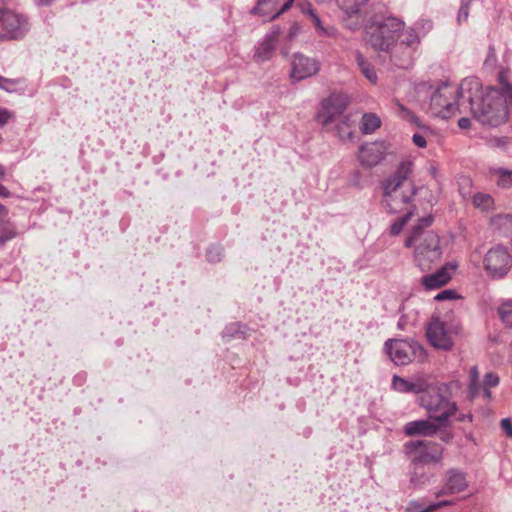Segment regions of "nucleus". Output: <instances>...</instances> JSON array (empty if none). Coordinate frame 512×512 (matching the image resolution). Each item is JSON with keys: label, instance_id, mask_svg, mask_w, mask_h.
Listing matches in <instances>:
<instances>
[{"label": "nucleus", "instance_id": "obj_1", "mask_svg": "<svg viewBox=\"0 0 512 512\" xmlns=\"http://www.w3.org/2000/svg\"><path fill=\"white\" fill-rule=\"evenodd\" d=\"M499 87H487L485 91L478 78L468 77L462 80L461 90L467 93L473 117L483 125L497 127L508 118V105L512 102V84L507 71L498 75Z\"/></svg>", "mask_w": 512, "mask_h": 512}, {"label": "nucleus", "instance_id": "obj_2", "mask_svg": "<svg viewBox=\"0 0 512 512\" xmlns=\"http://www.w3.org/2000/svg\"><path fill=\"white\" fill-rule=\"evenodd\" d=\"M433 220L432 215L422 217L405 240L407 248L414 247V262L422 271L430 270L433 264L440 261L442 255L438 235L426 230Z\"/></svg>", "mask_w": 512, "mask_h": 512}, {"label": "nucleus", "instance_id": "obj_3", "mask_svg": "<svg viewBox=\"0 0 512 512\" xmlns=\"http://www.w3.org/2000/svg\"><path fill=\"white\" fill-rule=\"evenodd\" d=\"M413 172V162L403 160L395 172L383 183L384 206L390 213L402 212L417 193V188L410 176Z\"/></svg>", "mask_w": 512, "mask_h": 512}, {"label": "nucleus", "instance_id": "obj_4", "mask_svg": "<svg viewBox=\"0 0 512 512\" xmlns=\"http://www.w3.org/2000/svg\"><path fill=\"white\" fill-rule=\"evenodd\" d=\"M448 385L445 383L429 387L420 397V405L441 426L450 424L449 418L456 414L458 407L456 402L448 397Z\"/></svg>", "mask_w": 512, "mask_h": 512}, {"label": "nucleus", "instance_id": "obj_5", "mask_svg": "<svg viewBox=\"0 0 512 512\" xmlns=\"http://www.w3.org/2000/svg\"><path fill=\"white\" fill-rule=\"evenodd\" d=\"M464 102H467V93L462 92L461 84L444 83L431 95L430 110L437 117L449 119L457 112H462Z\"/></svg>", "mask_w": 512, "mask_h": 512}, {"label": "nucleus", "instance_id": "obj_6", "mask_svg": "<svg viewBox=\"0 0 512 512\" xmlns=\"http://www.w3.org/2000/svg\"><path fill=\"white\" fill-rule=\"evenodd\" d=\"M409 454H412V461L415 464L414 472L411 475L410 482L413 487H420L429 481V476L425 475L418 467L420 464L438 463L442 459L443 447L432 441H411L406 444Z\"/></svg>", "mask_w": 512, "mask_h": 512}, {"label": "nucleus", "instance_id": "obj_7", "mask_svg": "<svg viewBox=\"0 0 512 512\" xmlns=\"http://www.w3.org/2000/svg\"><path fill=\"white\" fill-rule=\"evenodd\" d=\"M404 27L405 23L396 17H376L368 28V41L375 50L391 54L392 47Z\"/></svg>", "mask_w": 512, "mask_h": 512}, {"label": "nucleus", "instance_id": "obj_8", "mask_svg": "<svg viewBox=\"0 0 512 512\" xmlns=\"http://www.w3.org/2000/svg\"><path fill=\"white\" fill-rule=\"evenodd\" d=\"M385 351L396 365H407L414 360L424 362L426 351L418 342L403 339H389L385 342Z\"/></svg>", "mask_w": 512, "mask_h": 512}, {"label": "nucleus", "instance_id": "obj_9", "mask_svg": "<svg viewBox=\"0 0 512 512\" xmlns=\"http://www.w3.org/2000/svg\"><path fill=\"white\" fill-rule=\"evenodd\" d=\"M420 43V35L412 27H408L406 30L403 29L392 47L391 60L397 67L407 68L411 64L413 53L418 49Z\"/></svg>", "mask_w": 512, "mask_h": 512}, {"label": "nucleus", "instance_id": "obj_10", "mask_svg": "<svg viewBox=\"0 0 512 512\" xmlns=\"http://www.w3.org/2000/svg\"><path fill=\"white\" fill-rule=\"evenodd\" d=\"M349 104V98L345 94L333 93L320 103V108L316 115L317 122L325 129L330 130L338 119L344 116V112Z\"/></svg>", "mask_w": 512, "mask_h": 512}, {"label": "nucleus", "instance_id": "obj_11", "mask_svg": "<svg viewBox=\"0 0 512 512\" xmlns=\"http://www.w3.org/2000/svg\"><path fill=\"white\" fill-rule=\"evenodd\" d=\"M483 263L492 278L501 279L509 272L512 258L505 247L498 245L488 250Z\"/></svg>", "mask_w": 512, "mask_h": 512}, {"label": "nucleus", "instance_id": "obj_12", "mask_svg": "<svg viewBox=\"0 0 512 512\" xmlns=\"http://www.w3.org/2000/svg\"><path fill=\"white\" fill-rule=\"evenodd\" d=\"M456 327L440 318H433L427 327V338L437 349L450 350L453 346L452 334Z\"/></svg>", "mask_w": 512, "mask_h": 512}, {"label": "nucleus", "instance_id": "obj_13", "mask_svg": "<svg viewBox=\"0 0 512 512\" xmlns=\"http://www.w3.org/2000/svg\"><path fill=\"white\" fill-rule=\"evenodd\" d=\"M320 70V62L302 53H295L291 58L290 78L293 82H299L312 77Z\"/></svg>", "mask_w": 512, "mask_h": 512}, {"label": "nucleus", "instance_id": "obj_14", "mask_svg": "<svg viewBox=\"0 0 512 512\" xmlns=\"http://www.w3.org/2000/svg\"><path fill=\"white\" fill-rule=\"evenodd\" d=\"M281 34V28L278 25L271 27L263 39L258 42L254 49L253 59L257 63L267 62L272 59Z\"/></svg>", "mask_w": 512, "mask_h": 512}, {"label": "nucleus", "instance_id": "obj_15", "mask_svg": "<svg viewBox=\"0 0 512 512\" xmlns=\"http://www.w3.org/2000/svg\"><path fill=\"white\" fill-rule=\"evenodd\" d=\"M29 30L27 19L10 10H3L4 39H18Z\"/></svg>", "mask_w": 512, "mask_h": 512}, {"label": "nucleus", "instance_id": "obj_16", "mask_svg": "<svg viewBox=\"0 0 512 512\" xmlns=\"http://www.w3.org/2000/svg\"><path fill=\"white\" fill-rule=\"evenodd\" d=\"M388 146L384 141L366 143L359 148L358 160L366 167L376 166L385 156Z\"/></svg>", "mask_w": 512, "mask_h": 512}, {"label": "nucleus", "instance_id": "obj_17", "mask_svg": "<svg viewBox=\"0 0 512 512\" xmlns=\"http://www.w3.org/2000/svg\"><path fill=\"white\" fill-rule=\"evenodd\" d=\"M456 268V264L447 263L439 270H437L435 273L423 276L421 278V284L425 287L426 290L438 289L447 284L451 280L452 274L454 273Z\"/></svg>", "mask_w": 512, "mask_h": 512}, {"label": "nucleus", "instance_id": "obj_18", "mask_svg": "<svg viewBox=\"0 0 512 512\" xmlns=\"http://www.w3.org/2000/svg\"><path fill=\"white\" fill-rule=\"evenodd\" d=\"M441 425L436 424L430 420L420 419L415 421H410L405 424L403 431L407 436H433L435 435Z\"/></svg>", "mask_w": 512, "mask_h": 512}, {"label": "nucleus", "instance_id": "obj_19", "mask_svg": "<svg viewBox=\"0 0 512 512\" xmlns=\"http://www.w3.org/2000/svg\"><path fill=\"white\" fill-rule=\"evenodd\" d=\"M356 120L352 114H346L331 125L332 131L343 142L352 141L355 137Z\"/></svg>", "mask_w": 512, "mask_h": 512}, {"label": "nucleus", "instance_id": "obj_20", "mask_svg": "<svg viewBox=\"0 0 512 512\" xmlns=\"http://www.w3.org/2000/svg\"><path fill=\"white\" fill-rule=\"evenodd\" d=\"M466 488L467 481L464 473L459 470L451 469L446 474L445 486L436 495L456 494L464 491Z\"/></svg>", "mask_w": 512, "mask_h": 512}, {"label": "nucleus", "instance_id": "obj_21", "mask_svg": "<svg viewBox=\"0 0 512 512\" xmlns=\"http://www.w3.org/2000/svg\"><path fill=\"white\" fill-rule=\"evenodd\" d=\"M427 383L423 379H416L415 381H408L400 376H393L392 388L400 393H424L427 388Z\"/></svg>", "mask_w": 512, "mask_h": 512}, {"label": "nucleus", "instance_id": "obj_22", "mask_svg": "<svg viewBox=\"0 0 512 512\" xmlns=\"http://www.w3.org/2000/svg\"><path fill=\"white\" fill-rule=\"evenodd\" d=\"M489 174L497 187L512 189V170L503 167H493L490 168Z\"/></svg>", "mask_w": 512, "mask_h": 512}, {"label": "nucleus", "instance_id": "obj_23", "mask_svg": "<svg viewBox=\"0 0 512 512\" xmlns=\"http://www.w3.org/2000/svg\"><path fill=\"white\" fill-rule=\"evenodd\" d=\"M367 2L368 0H336L337 6L348 18L357 17L361 7Z\"/></svg>", "mask_w": 512, "mask_h": 512}, {"label": "nucleus", "instance_id": "obj_24", "mask_svg": "<svg viewBox=\"0 0 512 512\" xmlns=\"http://www.w3.org/2000/svg\"><path fill=\"white\" fill-rule=\"evenodd\" d=\"M381 127V119L375 113H364L360 122L362 134L368 135L374 133Z\"/></svg>", "mask_w": 512, "mask_h": 512}, {"label": "nucleus", "instance_id": "obj_25", "mask_svg": "<svg viewBox=\"0 0 512 512\" xmlns=\"http://www.w3.org/2000/svg\"><path fill=\"white\" fill-rule=\"evenodd\" d=\"M448 501H439L437 503L427 502L425 500H414L409 502L407 511L408 512H431L442 506L448 505Z\"/></svg>", "mask_w": 512, "mask_h": 512}, {"label": "nucleus", "instance_id": "obj_26", "mask_svg": "<svg viewBox=\"0 0 512 512\" xmlns=\"http://www.w3.org/2000/svg\"><path fill=\"white\" fill-rule=\"evenodd\" d=\"M355 60H356V63L361 71V73L372 83V84H376L377 83V74H376V71L374 69V66L369 63L365 58L364 56L362 55V53H360L359 51H357L355 53Z\"/></svg>", "mask_w": 512, "mask_h": 512}, {"label": "nucleus", "instance_id": "obj_27", "mask_svg": "<svg viewBox=\"0 0 512 512\" xmlns=\"http://www.w3.org/2000/svg\"><path fill=\"white\" fill-rule=\"evenodd\" d=\"M278 0H258L252 12L263 17L264 21H270L269 16L276 11Z\"/></svg>", "mask_w": 512, "mask_h": 512}, {"label": "nucleus", "instance_id": "obj_28", "mask_svg": "<svg viewBox=\"0 0 512 512\" xmlns=\"http://www.w3.org/2000/svg\"><path fill=\"white\" fill-rule=\"evenodd\" d=\"M473 205L482 211H490L494 208V199L488 193H476L472 196Z\"/></svg>", "mask_w": 512, "mask_h": 512}, {"label": "nucleus", "instance_id": "obj_29", "mask_svg": "<svg viewBox=\"0 0 512 512\" xmlns=\"http://www.w3.org/2000/svg\"><path fill=\"white\" fill-rule=\"evenodd\" d=\"M301 27L298 23H294L290 26L288 33L284 38V44L280 49L283 57H287L290 50V43L299 35Z\"/></svg>", "mask_w": 512, "mask_h": 512}, {"label": "nucleus", "instance_id": "obj_30", "mask_svg": "<svg viewBox=\"0 0 512 512\" xmlns=\"http://www.w3.org/2000/svg\"><path fill=\"white\" fill-rule=\"evenodd\" d=\"M498 314L501 321L512 328V299L505 300L499 305Z\"/></svg>", "mask_w": 512, "mask_h": 512}, {"label": "nucleus", "instance_id": "obj_31", "mask_svg": "<svg viewBox=\"0 0 512 512\" xmlns=\"http://www.w3.org/2000/svg\"><path fill=\"white\" fill-rule=\"evenodd\" d=\"M415 207L412 206L406 213L404 216L398 218L397 220H395L391 226H390V233L392 235H398L403 227L406 225V223L410 220V218L415 214Z\"/></svg>", "mask_w": 512, "mask_h": 512}, {"label": "nucleus", "instance_id": "obj_32", "mask_svg": "<svg viewBox=\"0 0 512 512\" xmlns=\"http://www.w3.org/2000/svg\"><path fill=\"white\" fill-rule=\"evenodd\" d=\"M499 384V377L497 374L489 372L485 375L484 387L482 389V395L486 400L491 398V392L489 388L496 387Z\"/></svg>", "mask_w": 512, "mask_h": 512}, {"label": "nucleus", "instance_id": "obj_33", "mask_svg": "<svg viewBox=\"0 0 512 512\" xmlns=\"http://www.w3.org/2000/svg\"><path fill=\"white\" fill-rule=\"evenodd\" d=\"M222 336H223V338H226L228 340L233 339V338L242 339V338H245V332H244V330H242V326L240 324L233 323L231 325H228L224 329Z\"/></svg>", "mask_w": 512, "mask_h": 512}, {"label": "nucleus", "instance_id": "obj_34", "mask_svg": "<svg viewBox=\"0 0 512 512\" xmlns=\"http://www.w3.org/2000/svg\"><path fill=\"white\" fill-rule=\"evenodd\" d=\"M472 180L469 177L462 176L458 180L459 193L463 199L472 197Z\"/></svg>", "mask_w": 512, "mask_h": 512}, {"label": "nucleus", "instance_id": "obj_35", "mask_svg": "<svg viewBox=\"0 0 512 512\" xmlns=\"http://www.w3.org/2000/svg\"><path fill=\"white\" fill-rule=\"evenodd\" d=\"M411 27L420 35V38L422 39L431 31L433 23L429 19H419Z\"/></svg>", "mask_w": 512, "mask_h": 512}, {"label": "nucleus", "instance_id": "obj_36", "mask_svg": "<svg viewBox=\"0 0 512 512\" xmlns=\"http://www.w3.org/2000/svg\"><path fill=\"white\" fill-rule=\"evenodd\" d=\"M223 256V249L218 246H212L207 250V259L209 262H218Z\"/></svg>", "mask_w": 512, "mask_h": 512}, {"label": "nucleus", "instance_id": "obj_37", "mask_svg": "<svg viewBox=\"0 0 512 512\" xmlns=\"http://www.w3.org/2000/svg\"><path fill=\"white\" fill-rule=\"evenodd\" d=\"M481 392V385H480V382H479V379L478 380H469V383H468V393H469V398L470 400H473L475 399Z\"/></svg>", "mask_w": 512, "mask_h": 512}, {"label": "nucleus", "instance_id": "obj_38", "mask_svg": "<svg viewBox=\"0 0 512 512\" xmlns=\"http://www.w3.org/2000/svg\"><path fill=\"white\" fill-rule=\"evenodd\" d=\"M469 0H462L461 7L458 12L457 21L461 24L463 21H466L469 15Z\"/></svg>", "mask_w": 512, "mask_h": 512}, {"label": "nucleus", "instance_id": "obj_39", "mask_svg": "<svg viewBox=\"0 0 512 512\" xmlns=\"http://www.w3.org/2000/svg\"><path fill=\"white\" fill-rule=\"evenodd\" d=\"M457 298V293L455 290L453 289H447V290H444L440 293H438L434 299L436 301H444V300H451V299H456Z\"/></svg>", "mask_w": 512, "mask_h": 512}, {"label": "nucleus", "instance_id": "obj_40", "mask_svg": "<svg viewBox=\"0 0 512 512\" xmlns=\"http://www.w3.org/2000/svg\"><path fill=\"white\" fill-rule=\"evenodd\" d=\"M318 34L320 36H325V37H331V38H336L337 35H338V31L337 29L332 26V25H327V26H322V28L318 31Z\"/></svg>", "mask_w": 512, "mask_h": 512}, {"label": "nucleus", "instance_id": "obj_41", "mask_svg": "<svg viewBox=\"0 0 512 512\" xmlns=\"http://www.w3.org/2000/svg\"><path fill=\"white\" fill-rule=\"evenodd\" d=\"M294 3V0H287L279 10L276 9L275 13H273V15L269 16V20H274L276 18H278L281 14H283L284 12H286L288 9L291 8V6L293 5Z\"/></svg>", "mask_w": 512, "mask_h": 512}, {"label": "nucleus", "instance_id": "obj_42", "mask_svg": "<svg viewBox=\"0 0 512 512\" xmlns=\"http://www.w3.org/2000/svg\"><path fill=\"white\" fill-rule=\"evenodd\" d=\"M309 17L311 18L312 23L316 31L318 32L322 28L323 23L320 17L317 15V13L314 11V9H309Z\"/></svg>", "mask_w": 512, "mask_h": 512}, {"label": "nucleus", "instance_id": "obj_43", "mask_svg": "<svg viewBox=\"0 0 512 512\" xmlns=\"http://www.w3.org/2000/svg\"><path fill=\"white\" fill-rule=\"evenodd\" d=\"M399 111L404 118H407L411 122L417 123V117L408 108L401 104H398Z\"/></svg>", "mask_w": 512, "mask_h": 512}, {"label": "nucleus", "instance_id": "obj_44", "mask_svg": "<svg viewBox=\"0 0 512 512\" xmlns=\"http://www.w3.org/2000/svg\"><path fill=\"white\" fill-rule=\"evenodd\" d=\"M412 140L413 143L419 148H425L427 146L426 139L421 134H414Z\"/></svg>", "mask_w": 512, "mask_h": 512}, {"label": "nucleus", "instance_id": "obj_45", "mask_svg": "<svg viewBox=\"0 0 512 512\" xmlns=\"http://www.w3.org/2000/svg\"><path fill=\"white\" fill-rule=\"evenodd\" d=\"M501 427L509 437H512V423L510 419L504 418L501 420Z\"/></svg>", "mask_w": 512, "mask_h": 512}, {"label": "nucleus", "instance_id": "obj_46", "mask_svg": "<svg viewBox=\"0 0 512 512\" xmlns=\"http://www.w3.org/2000/svg\"><path fill=\"white\" fill-rule=\"evenodd\" d=\"M495 62H496L495 49L493 46H490L488 49V55H487V59H486L485 63L489 64V65H494Z\"/></svg>", "mask_w": 512, "mask_h": 512}, {"label": "nucleus", "instance_id": "obj_47", "mask_svg": "<svg viewBox=\"0 0 512 512\" xmlns=\"http://www.w3.org/2000/svg\"><path fill=\"white\" fill-rule=\"evenodd\" d=\"M10 117L11 113L8 110L0 108V126L6 124Z\"/></svg>", "mask_w": 512, "mask_h": 512}, {"label": "nucleus", "instance_id": "obj_48", "mask_svg": "<svg viewBox=\"0 0 512 512\" xmlns=\"http://www.w3.org/2000/svg\"><path fill=\"white\" fill-rule=\"evenodd\" d=\"M12 85H14V81L0 76V88L9 91Z\"/></svg>", "mask_w": 512, "mask_h": 512}, {"label": "nucleus", "instance_id": "obj_49", "mask_svg": "<svg viewBox=\"0 0 512 512\" xmlns=\"http://www.w3.org/2000/svg\"><path fill=\"white\" fill-rule=\"evenodd\" d=\"M458 126L461 129H468L471 126V120L467 117H462L458 120Z\"/></svg>", "mask_w": 512, "mask_h": 512}, {"label": "nucleus", "instance_id": "obj_50", "mask_svg": "<svg viewBox=\"0 0 512 512\" xmlns=\"http://www.w3.org/2000/svg\"><path fill=\"white\" fill-rule=\"evenodd\" d=\"M8 216V209L0 204V226L4 224L6 218Z\"/></svg>", "mask_w": 512, "mask_h": 512}, {"label": "nucleus", "instance_id": "obj_51", "mask_svg": "<svg viewBox=\"0 0 512 512\" xmlns=\"http://www.w3.org/2000/svg\"><path fill=\"white\" fill-rule=\"evenodd\" d=\"M479 379V371L477 366H472L469 371V380H478Z\"/></svg>", "mask_w": 512, "mask_h": 512}, {"label": "nucleus", "instance_id": "obj_52", "mask_svg": "<svg viewBox=\"0 0 512 512\" xmlns=\"http://www.w3.org/2000/svg\"><path fill=\"white\" fill-rule=\"evenodd\" d=\"M459 422H465V421H469L471 422L472 419H473V416L471 413H466V414H463V413H460L458 414L457 418H456Z\"/></svg>", "mask_w": 512, "mask_h": 512}, {"label": "nucleus", "instance_id": "obj_53", "mask_svg": "<svg viewBox=\"0 0 512 512\" xmlns=\"http://www.w3.org/2000/svg\"><path fill=\"white\" fill-rule=\"evenodd\" d=\"M299 7L301 9V11L304 13V14H307L309 16V9H313L311 7V4L308 3V2H305V3H301L299 4Z\"/></svg>", "mask_w": 512, "mask_h": 512}, {"label": "nucleus", "instance_id": "obj_54", "mask_svg": "<svg viewBox=\"0 0 512 512\" xmlns=\"http://www.w3.org/2000/svg\"><path fill=\"white\" fill-rule=\"evenodd\" d=\"M0 39H4V31H3V10H0Z\"/></svg>", "mask_w": 512, "mask_h": 512}, {"label": "nucleus", "instance_id": "obj_55", "mask_svg": "<svg viewBox=\"0 0 512 512\" xmlns=\"http://www.w3.org/2000/svg\"><path fill=\"white\" fill-rule=\"evenodd\" d=\"M9 191L6 189V187H4L3 185L0 184V196L2 197H8L9 196Z\"/></svg>", "mask_w": 512, "mask_h": 512}, {"label": "nucleus", "instance_id": "obj_56", "mask_svg": "<svg viewBox=\"0 0 512 512\" xmlns=\"http://www.w3.org/2000/svg\"><path fill=\"white\" fill-rule=\"evenodd\" d=\"M346 26L349 29L354 30V29H356L359 26V22L356 21V22L346 23Z\"/></svg>", "mask_w": 512, "mask_h": 512}, {"label": "nucleus", "instance_id": "obj_57", "mask_svg": "<svg viewBox=\"0 0 512 512\" xmlns=\"http://www.w3.org/2000/svg\"><path fill=\"white\" fill-rule=\"evenodd\" d=\"M11 237H0V245L4 244Z\"/></svg>", "mask_w": 512, "mask_h": 512}, {"label": "nucleus", "instance_id": "obj_58", "mask_svg": "<svg viewBox=\"0 0 512 512\" xmlns=\"http://www.w3.org/2000/svg\"><path fill=\"white\" fill-rule=\"evenodd\" d=\"M53 0H40V2L44 5H48L52 2Z\"/></svg>", "mask_w": 512, "mask_h": 512}, {"label": "nucleus", "instance_id": "obj_59", "mask_svg": "<svg viewBox=\"0 0 512 512\" xmlns=\"http://www.w3.org/2000/svg\"><path fill=\"white\" fill-rule=\"evenodd\" d=\"M442 439H443V440H445V441H448V440L450 439V437L445 436V437H443Z\"/></svg>", "mask_w": 512, "mask_h": 512}, {"label": "nucleus", "instance_id": "obj_60", "mask_svg": "<svg viewBox=\"0 0 512 512\" xmlns=\"http://www.w3.org/2000/svg\"><path fill=\"white\" fill-rule=\"evenodd\" d=\"M398 326L401 328V326H403V323L399 322Z\"/></svg>", "mask_w": 512, "mask_h": 512}, {"label": "nucleus", "instance_id": "obj_61", "mask_svg": "<svg viewBox=\"0 0 512 512\" xmlns=\"http://www.w3.org/2000/svg\"><path fill=\"white\" fill-rule=\"evenodd\" d=\"M398 326L401 328V326H403V323L399 322Z\"/></svg>", "mask_w": 512, "mask_h": 512}, {"label": "nucleus", "instance_id": "obj_62", "mask_svg": "<svg viewBox=\"0 0 512 512\" xmlns=\"http://www.w3.org/2000/svg\"><path fill=\"white\" fill-rule=\"evenodd\" d=\"M0 173H3V168L0 166Z\"/></svg>", "mask_w": 512, "mask_h": 512}, {"label": "nucleus", "instance_id": "obj_63", "mask_svg": "<svg viewBox=\"0 0 512 512\" xmlns=\"http://www.w3.org/2000/svg\"><path fill=\"white\" fill-rule=\"evenodd\" d=\"M2 142V136L0 135V143Z\"/></svg>", "mask_w": 512, "mask_h": 512}]
</instances>
